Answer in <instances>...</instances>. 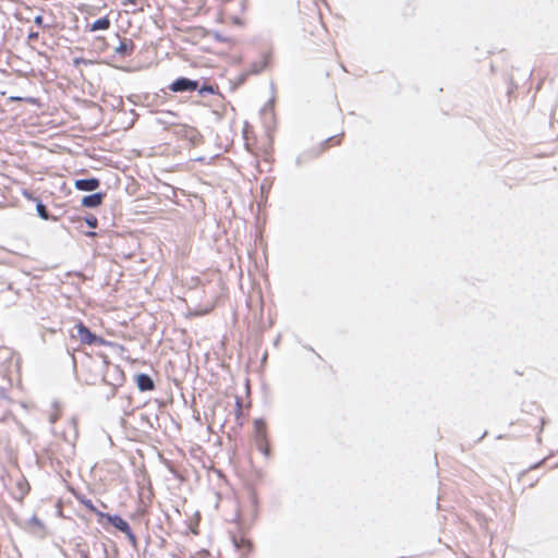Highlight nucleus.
<instances>
[{"label":"nucleus","mask_w":558,"mask_h":558,"mask_svg":"<svg viewBox=\"0 0 558 558\" xmlns=\"http://www.w3.org/2000/svg\"><path fill=\"white\" fill-rule=\"evenodd\" d=\"M343 133L330 136L324 143H322V151L327 150L330 147L340 146L343 141Z\"/></svg>","instance_id":"obj_11"},{"label":"nucleus","mask_w":558,"mask_h":558,"mask_svg":"<svg viewBox=\"0 0 558 558\" xmlns=\"http://www.w3.org/2000/svg\"><path fill=\"white\" fill-rule=\"evenodd\" d=\"M272 54L269 50L260 52V61L253 64L254 71L259 72L266 69L271 63Z\"/></svg>","instance_id":"obj_9"},{"label":"nucleus","mask_w":558,"mask_h":558,"mask_svg":"<svg viewBox=\"0 0 558 558\" xmlns=\"http://www.w3.org/2000/svg\"><path fill=\"white\" fill-rule=\"evenodd\" d=\"M232 543L242 556L250 555L254 549L252 539L244 532L233 534Z\"/></svg>","instance_id":"obj_3"},{"label":"nucleus","mask_w":558,"mask_h":558,"mask_svg":"<svg viewBox=\"0 0 558 558\" xmlns=\"http://www.w3.org/2000/svg\"><path fill=\"white\" fill-rule=\"evenodd\" d=\"M78 500H80V501H81V504H82V505H84V507H85L86 509H88L89 511H92V512H94V513H96V514H98V515H101V517H104V515H105L102 512H100V511H98V510L96 509V507L93 505V502H92V500H90V499H86L85 497H78Z\"/></svg>","instance_id":"obj_16"},{"label":"nucleus","mask_w":558,"mask_h":558,"mask_svg":"<svg viewBox=\"0 0 558 558\" xmlns=\"http://www.w3.org/2000/svg\"><path fill=\"white\" fill-rule=\"evenodd\" d=\"M87 235H88V236H95V235H96V233H95V232H88V233H87Z\"/></svg>","instance_id":"obj_25"},{"label":"nucleus","mask_w":558,"mask_h":558,"mask_svg":"<svg viewBox=\"0 0 558 558\" xmlns=\"http://www.w3.org/2000/svg\"><path fill=\"white\" fill-rule=\"evenodd\" d=\"M106 518L116 529L124 533L133 545L136 544V536L133 533L129 523L124 519H122L120 515L110 514H107Z\"/></svg>","instance_id":"obj_4"},{"label":"nucleus","mask_w":558,"mask_h":558,"mask_svg":"<svg viewBox=\"0 0 558 558\" xmlns=\"http://www.w3.org/2000/svg\"><path fill=\"white\" fill-rule=\"evenodd\" d=\"M85 221L86 223L90 227V228H96L98 226V219L95 217V216H89V217H86L85 218Z\"/></svg>","instance_id":"obj_20"},{"label":"nucleus","mask_w":558,"mask_h":558,"mask_svg":"<svg viewBox=\"0 0 558 558\" xmlns=\"http://www.w3.org/2000/svg\"><path fill=\"white\" fill-rule=\"evenodd\" d=\"M104 199L102 193H95L92 195L84 196L82 199V205L84 207L94 208L101 205Z\"/></svg>","instance_id":"obj_8"},{"label":"nucleus","mask_w":558,"mask_h":558,"mask_svg":"<svg viewBox=\"0 0 558 558\" xmlns=\"http://www.w3.org/2000/svg\"><path fill=\"white\" fill-rule=\"evenodd\" d=\"M134 48V43L131 39L124 38L120 41L119 46L116 48V51L121 56H130L133 53Z\"/></svg>","instance_id":"obj_10"},{"label":"nucleus","mask_w":558,"mask_h":558,"mask_svg":"<svg viewBox=\"0 0 558 558\" xmlns=\"http://www.w3.org/2000/svg\"><path fill=\"white\" fill-rule=\"evenodd\" d=\"M255 442H256V446L257 448L265 454V456H269V452H270V449H269V444H268V440H267V437H263V438H255Z\"/></svg>","instance_id":"obj_14"},{"label":"nucleus","mask_w":558,"mask_h":558,"mask_svg":"<svg viewBox=\"0 0 558 558\" xmlns=\"http://www.w3.org/2000/svg\"><path fill=\"white\" fill-rule=\"evenodd\" d=\"M37 211H38V215L45 219V220H48L49 219V214H48V210L46 208V206L43 204V203H38L37 204Z\"/></svg>","instance_id":"obj_18"},{"label":"nucleus","mask_w":558,"mask_h":558,"mask_svg":"<svg viewBox=\"0 0 558 558\" xmlns=\"http://www.w3.org/2000/svg\"><path fill=\"white\" fill-rule=\"evenodd\" d=\"M100 182L96 178L80 179L74 182V186L78 191H95L99 187Z\"/></svg>","instance_id":"obj_6"},{"label":"nucleus","mask_w":558,"mask_h":558,"mask_svg":"<svg viewBox=\"0 0 558 558\" xmlns=\"http://www.w3.org/2000/svg\"><path fill=\"white\" fill-rule=\"evenodd\" d=\"M75 329L77 333L72 335V337H77L82 344L112 345L110 341L94 335L82 322L75 325Z\"/></svg>","instance_id":"obj_2"},{"label":"nucleus","mask_w":558,"mask_h":558,"mask_svg":"<svg viewBox=\"0 0 558 558\" xmlns=\"http://www.w3.org/2000/svg\"><path fill=\"white\" fill-rule=\"evenodd\" d=\"M135 383L141 391H151L155 389L154 380L146 374H137L135 376Z\"/></svg>","instance_id":"obj_7"},{"label":"nucleus","mask_w":558,"mask_h":558,"mask_svg":"<svg viewBox=\"0 0 558 558\" xmlns=\"http://www.w3.org/2000/svg\"><path fill=\"white\" fill-rule=\"evenodd\" d=\"M38 33L37 32H31L27 36V39L29 43L36 41L38 39Z\"/></svg>","instance_id":"obj_21"},{"label":"nucleus","mask_w":558,"mask_h":558,"mask_svg":"<svg viewBox=\"0 0 558 558\" xmlns=\"http://www.w3.org/2000/svg\"><path fill=\"white\" fill-rule=\"evenodd\" d=\"M213 310H214V305H210V306L205 307L203 310H197V311H194V312H190L187 314V316L189 317H192V316H204V315L209 314Z\"/></svg>","instance_id":"obj_17"},{"label":"nucleus","mask_w":558,"mask_h":558,"mask_svg":"<svg viewBox=\"0 0 558 558\" xmlns=\"http://www.w3.org/2000/svg\"><path fill=\"white\" fill-rule=\"evenodd\" d=\"M110 25H111V22H110L109 17L104 16L101 19L96 20L93 24H90L88 29L90 32L106 31L110 27Z\"/></svg>","instance_id":"obj_12"},{"label":"nucleus","mask_w":558,"mask_h":558,"mask_svg":"<svg viewBox=\"0 0 558 558\" xmlns=\"http://www.w3.org/2000/svg\"><path fill=\"white\" fill-rule=\"evenodd\" d=\"M302 31L304 40L308 46L318 47L322 44H327L328 33L322 22V16L316 4L308 8V13H305L301 19Z\"/></svg>","instance_id":"obj_1"},{"label":"nucleus","mask_w":558,"mask_h":558,"mask_svg":"<svg viewBox=\"0 0 558 558\" xmlns=\"http://www.w3.org/2000/svg\"><path fill=\"white\" fill-rule=\"evenodd\" d=\"M254 429H255V438L267 437V426L263 420H255Z\"/></svg>","instance_id":"obj_13"},{"label":"nucleus","mask_w":558,"mask_h":558,"mask_svg":"<svg viewBox=\"0 0 558 558\" xmlns=\"http://www.w3.org/2000/svg\"><path fill=\"white\" fill-rule=\"evenodd\" d=\"M43 21H44L43 15H37V16L35 17V23H36L37 25H41V24H43Z\"/></svg>","instance_id":"obj_23"},{"label":"nucleus","mask_w":558,"mask_h":558,"mask_svg":"<svg viewBox=\"0 0 558 558\" xmlns=\"http://www.w3.org/2000/svg\"><path fill=\"white\" fill-rule=\"evenodd\" d=\"M169 89L173 93L193 92L198 89V82L179 77L169 85Z\"/></svg>","instance_id":"obj_5"},{"label":"nucleus","mask_w":558,"mask_h":558,"mask_svg":"<svg viewBox=\"0 0 558 558\" xmlns=\"http://www.w3.org/2000/svg\"><path fill=\"white\" fill-rule=\"evenodd\" d=\"M58 418H59V410H56L54 413L50 415L49 421H50V423L53 424L58 421Z\"/></svg>","instance_id":"obj_22"},{"label":"nucleus","mask_w":558,"mask_h":558,"mask_svg":"<svg viewBox=\"0 0 558 558\" xmlns=\"http://www.w3.org/2000/svg\"><path fill=\"white\" fill-rule=\"evenodd\" d=\"M198 92L201 94H214L215 93V87L213 85H203L202 87H198Z\"/></svg>","instance_id":"obj_19"},{"label":"nucleus","mask_w":558,"mask_h":558,"mask_svg":"<svg viewBox=\"0 0 558 558\" xmlns=\"http://www.w3.org/2000/svg\"><path fill=\"white\" fill-rule=\"evenodd\" d=\"M126 2L130 3V4H135L136 0H126Z\"/></svg>","instance_id":"obj_24"},{"label":"nucleus","mask_w":558,"mask_h":558,"mask_svg":"<svg viewBox=\"0 0 558 558\" xmlns=\"http://www.w3.org/2000/svg\"><path fill=\"white\" fill-rule=\"evenodd\" d=\"M235 417L238 423L243 425V404L240 397H236L235 399Z\"/></svg>","instance_id":"obj_15"}]
</instances>
